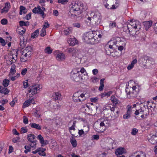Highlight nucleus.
<instances>
[{"mask_svg": "<svg viewBox=\"0 0 157 157\" xmlns=\"http://www.w3.org/2000/svg\"><path fill=\"white\" fill-rule=\"evenodd\" d=\"M131 90H132V89L131 87H126L125 91L127 93V97L128 98L136 97L137 94V92L136 91H132L131 92Z\"/></svg>", "mask_w": 157, "mask_h": 157, "instance_id": "6", "label": "nucleus"}, {"mask_svg": "<svg viewBox=\"0 0 157 157\" xmlns=\"http://www.w3.org/2000/svg\"><path fill=\"white\" fill-rule=\"evenodd\" d=\"M26 42L24 40H20L19 43L20 48L23 49L25 47V46L26 45Z\"/></svg>", "mask_w": 157, "mask_h": 157, "instance_id": "31", "label": "nucleus"}, {"mask_svg": "<svg viewBox=\"0 0 157 157\" xmlns=\"http://www.w3.org/2000/svg\"><path fill=\"white\" fill-rule=\"evenodd\" d=\"M46 34V31L44 29H42L40 31V35L42 37L44 36Z\"/></svg>", "mask_w": 157, "mask_h": 157, "instance_id": "38", "label": "nucleus"}, {"mask_svg": "<svg viewBox=\"0 0 157 157\" xmlns=\"http://www.w3.org/2000/svg\"><path fill=\"white\" fill-rule=\"evenodd\" d=\"M67 50L68 53L72 55V56H75L76 54L78 52V50L75 48H68Z\"/></svg>", "mask_w": 157, "mask_h": 157, "instance_id": "14", "label": "nucleus"}, {"mask_svg": "<svg viewBox=\"0 0 157 157\" xmlns=\"http://www.w3.org/2000/svg\"><path fill=\"white\" fill-rule=\"evenodd\" d=\"M149 141L152 144H155L157 143V138L155 135H153L149 139Z\"/></svg>", "mask_w": 157, "mask_h": 157, "instance_id": "22", "label": "nucleus"}, {"mask_svg": "<svg viewBox=\"0 0 157 157\" xmlns=\"http://www.w3.org/2000/svg\"><path fill=\"white\" fill-rule=\"evenodd\" d=\"M30 125L32 128H36L37 130L41 129V127L39 124L32 123Z\"/></svg>", "mask_w": 157, "mask_h": 157, "instance_id": "27", "label": "nucleus"}, {"mask_svg": "<svg viewBox=\"0 0 157 157\" xmlns=\"http://www.w3.org/2000/svg\"><path fill=\"white\" fill-rule=\"evenodd\" d=\"M33 113L36 117H40V115L38 113V111L36 110H35V111L33 112Z\"/></svg>", "mask_w": 157, "mask_h": 157, "instance_id": "50", "label": "nucleus"}, {"mask_svg": "<svg viewBox=\"0 0 157 157\" xmlns=\"http://www.w3.org/2000/svg\"><path fill=\"white\" fill-rule=\"evenodd\" d=\"M52 50L49 47H47L45 48L44 50V52L45 53L48 54H50L52 53Z\"/></svg>", "mask_w": 157, "mask_h": 157, "instance_id": "32", "label": "nucleus"}, {"mask_svg": "<svg viewBox=\"0 0 157 157\" xmlns=\"http://www.w3.org/2000/svg\"><path fill=\"white\" fill-rule=\"evenodd\" d=\"M144 111L142 109H140L139 110H136L134 113L136 115H139L140 116L142 119L144 117Z\"/></svg>", "mask_w": 157, "mask_h": 157, "instance_id": "15", "label": "nucleus"}, {"mask_svg": "<svg viewBox=\"0 0 157 157\" xmlns=\"http://www.w3.org/2000/svg\"><path fill=\"white\" fill-rule=\"evenodd\" d=\"M135 27H137L138 29H141V23L138 21L130 22V23L125 24L123 27V31L125 32L128 35V31L132 29Z\"/></svg>", "mask_w": 157, "mask_h": 157, "instance_id": "3", "label": "nucleus"}, {"mask_svg": "<svg viewBox=\"0 0 157 157\" xmlns=\"http://www.w3.org/2000/svg\"><path fill=\"white\" fill-rule=\"evenodd\" d=\"M23 85L24 87V88H26L29 86V84L28 82H23Z\"/></svg>", "mask_w": 157, "mask_h": 157, "instance_id": "64", "label": "nucleus"}, {"mask_svg": "<svg viewBox=\"0 0 157 157\" xmlns=\"http://www.w3.org/2000/svg\"><path fill=\"white\" fill-rule=\"evenodd\" d=\"M99 139V136L97 135H94L92 136V140H98Z\"/></svg>", "mask_w": 157, "mask_h": 157, "instance_id": "48", "label": "nucleus"}, {"mask_svg": "<svg viewBox=\"0 0 157 157\" xmlns=\"http://www.w3.org/2000/svg\"><path fill=\"white\" fill-rule=\"evenodd\" d=\"M19 25L20 27H23V26H26L25 22L23 21H19Z\"/></svg>", "mask_w": 157, "mask_h": 157, "instance_id": "45", "label": "nucleus"}, {"mask_svg": "<svg viewBox=\"0 0 157 157\" xmlns=\"http://www.w3.org/2000/svg\"><path fill=\"white\" fill-rule=\"evenodd\" d=\"M15 68L16 66L14 64H13L11 66L10 72L12 75L16 73V70L15 69Z\"/></svg>", "mask_w": 157, "mask_h": 157, "instance_id": "30", "label": "nucleus"}, {"mask_svg": "<svg viewBox=\"0 0 157 157\" xmlns=\"http://www.w3.org/2000/svg\"><path fill=\"white\" fill-rule=\"evenodd\" d=\"M103 121L104 122L105 127H108L109 125V122L107 120L104 119L103 120Z\"/></svg>", "mask_w": 157, "mask_h": 157, "instance_id": "49", "label": "nucleus"}, {"mask_svg": "<svg viewBox=\"0 0 157 157\" xmlns=\"http://www.w3.org/2000/svg\"><path fill=\"white\" fill-rule=\"evenodd\" d=\"M105 49L106 54L108 55L114 56L115 55L113 52V48H112L111 46H109L108 44H106L105 46Z\"/></svg>", "mask_w": 157, "mask_h": 157, "instance_id": "8", "label": "nucleus"}, {"mask_svg": "<svg viewBox=\"0 0 157 157\" xmlns=\"http://www.w3.org/2000/svg\"><path fill=\"white\" fill-rule=\"evenodd\" d=\"M6 87H3L1 86H0V89H1L0 92L4 94H7L9 92L8 89L6 88Z\"/></svg>", "mask_w": 157, "mask_h": 157, "instance_id": "25", "label": "nucleus"}, {"mask_svg": "<svg viewBox=\"0 0 157 157\" xmlns=\"http://www.w3.org/2000/svg\"><path fill=\"white\" fill-rule=\"evenodd\" d=\"M10 3L9 2H6L4 7L1 10V13H2L4 12L7 13L10 8Z\"/></svg>", "mask_w": 157, "mask_h": 157, "instance_id": "18", "label": "nucleus"}, {"mask_svg": "<svg viewBox=\"0 0 157 157\" xmlns=\"http://www.w3.org/2000/svg\"><path fill=\"white\" fill-rule=\"evenodd\" d=\"M128 109H127L126 113L124 114L123 116V118L124 119H128L131 117V107L130 106H128Z\"/></svg>", "mask_w": 157, "mask_h": 157, "instance_id": "16", "label": "nucleus"}, {"mask_svg": "<svg viewBox=\"0 0 157 157\" xmlns=\"http://www.w3.org/2000/svg\"><path fill=\"white\" fill-rule=\"evenodd\" d=\"M89 128H88V130L87 131H85V132L83 130L81 129L79 130L78 133L80 136H82V135L85 134L87 132Z\"/></svg>", "mask_w": 157, "mask_h": 157, "instance_id": "41", "label": "nucleus"}, {"mask_svg": "<svg viewBox=\"0 0 157 157\" xmlns=\"http://www.w3.org/2000/svg\"><path fill=\"white\" fill-rule=\"evenodd\" d=\"M137 28L135 27L132 29L129 30V31H128V34L126 36L128 37L132 36L136 37V36L139 34L140 33L139 30L140 29H138Z\"/></svg>", "mask_w": 157, "mask_h": 157, "instance_id": "7", "label": "nucleus"}, {"mask_svg": "<svg viewBox=\"0 0 157 157\" xmlns=\"http://www.w3.org/2000/svg\"><path fill=\"white\" fill-rule=\"evenodd\" d=\"M30 105L28 100L25 101L23 105V108H25L28 107Z\"/></svg>", "mask_w": 157, "mask_h": 157, "instance_id": "42", "label": "nucleus"}, {"mask_svg": "<svg viewBox=\"0 0 157 157\" xmlns=\"http://www.w3.org/2000/svg\"><path fill=\"white\" fill-rule=\"evenodd\" d=\"M33 12L35 13H38L42 15V17L44 18L46 15L44 14V12L42 10L40 6H37V7H35L33 10Z\"/></svg>", "mask_w": 157, "mask_h": 157, "instance_id": "9", "label": "nucleus"}, {"mask_svg": "<svg viewBox=\"0 0 157 157\" xmlns=\"http://www.w3.org/2000/svg\"><path fill=\"white\" fill-rule=\"evenodd\" d=\"M110 99L113 105V106L115 107L117 105L119 104L120 102L114 96H111Z\"/></svg>", "mask_w": 157, "mask_h": 157, "instance_id": "19", "label": "nucleus"}, {"mask_svg": "<svg viewBox=\"0 0 157 157\" xmlns=\"http://www.w3.org/2000/svg\"><path fill=\"white\" fill-rule=\"evenodd\" d=\"M79 71H75V72L71 74V77L76 82L79 81L80 78L79 77Z\"/></svg>", "mask_w": 157, "mask_h": 157, "instance_id": "12", "label": "nucleus"}, {"mask_svg": "<svg viewBox=\"0 0 157 157\" xmlns=\"http://www.w3.org/2000/svg\"><path fill=\"white\" fill-rule=\"evenodd\" d=\"M70 32V30L68 29H65L64 30V34L66 35H68L69 34Z\"/></svg>", "mask_w": 157, "mask_h": 157, "instance_id": "61", "label": "nucleus"}, {"mask_svg": "<svg viewBox=\"0 0 157 157\" xmlns=\"http://www.w3.org/2000/svg\"><path fill=\"white\" fill-rule=\"evenodd\" d=\"M10 81L8 79H5L3 81V85L4 87H7L9 84Z\"/></svg>", "mask_w": 157, "mask_h": 157, "instance_id": "34", "label": "nucleus"}, {"mask_svg": "<svg viewBox=\"0 0 157 157\" xmlns=\"http://www.w3.org/2000/svg\"><path fill=\"white\" fill-rule=\"evenodd\" d=\"M23 51H25V52H27V53L29 52V54L32 55L33 48L32 46H29L26 47Z\"/></svg>", "mask_w": 157, "mask_h": 157, "instance_id": "29", "label": "nucleus"}, {"mask_svg": "<svg viewBox=\"0 0 157 157\" xmlns=\"http://www.w3.org/2000/svg\"><path fill=\"white\" fill-rule=\"evenodd\" d=\"M124 148L119 147L116 150L115 153L117 155H121L124 153Z\"/></svg>", "mask_w": 157, "mask_h": 157, "instance_id": "20", "label": "nucleus"}, {"mask_svg": "<svg viewBox=\"0 0 157 157\" xmlns=\"http://www.w3.org/2000/svg\"><path fill=\"white\" fill-rule=\"evenodd\" d=\"M96 36H94L92 32L85 33L82 37L84 42L88 44H94L98 42V39H96Z\"/></svg>", "mask_w": 157, "mask_h": 157, "instance_id": "2", "label": "nucleus"}, {"mask_svg": "<svg viewBox=\"0 0 157 157\" xmlns=\"http://www.w3.org/2000/svg\"><path fill=\"white\" fill-rule=\"evenodd\" d=\"M92 33H93V34H94V36H96V39H98V35L99 33V32L98 31H92Z\"/></svg>", "mask_w": 157, "mask_h": 157, "instance_id": "63", "label": "nucleus"}, {"mask_svg": "<svg viewBox=\"0 0 157 157\" xmlns=\"http://www.w3.org/2000/svg\"><path fill=\"white\" fill-rule=\"evenodd\" d=\"M17 102V99L16 98H14L11 101L10 103V104L12 107H13L14 106L15 103H16Z\"/></svg>", "mask_w": 157, "mask_h": 157, "instance_id": "36", "label": "nucleus"}, {"mask_svg": "<svg viewBox=\"0 0 157 157\" xmlns=\"http://www.w3.org/2000/svg\"><path fill=\"white\" fill-rule=\"evenodd\" d=\"M129 157H146V155L144 152L140 151L134 152Z\"/></svg>", "mask_w": 157, "mask_h": 157, "instance_id": "11", "label": "nucleus"}, {"mask_svg": "<svg viewBox=\"0 0 157 157\" xmlns=\"http://www.w3.org/2000/svg\"><path fill=\"white\" fill-rule=\"evenodd\" d=\"M23 122L25 124H26L28 123V119L25 116H23Z\"/></svg>", "mask_w": 157, "mask_h": 157, "instance_id": "55", "label": "nucleus"}, {"mask_svg": "<svg viewBox=\"0 0 157 157\" xmlns=\"http://www.w3.org/2000/svg\"><path fill=\"white\" fill-rule=\"evenodd\" d=\"M8 21L6 19L4 18L1 20V23L2 25H5L7 24Z\"/></svg>", "mask_w": 157, "mask_h": 157, "instance_id": "47", "label": "nucleus"}, {"mask_svg": "<svg viewBox=\"0 0 157 157\" xmlns=\"http://www.w3.org/2000/svg\"><path fill=\"white\" fill-rule=\"evenodd\" d=\"M110 28H113L116 26V23L115 22H112L110 23L109 25Z\"/></svg>", "mask_w": 157, "mask_h": 157, "instance_id": "59", "label": "nucleus"}, {"mask_svg": "<svg viewBox=\"0 0 157 157\" xmlns=\"http://www.w3.org/2000/svg\"><path fill=\"white\" fill-rule=\"evenodd\" d=\"M36 140H33V142H30L29 145L32 147H36Z\"/></svg>", "mask_w": 157, "mask_h": 157, "instance_id": "43", "label": "nucleus"}, {"mask_svg": "<svg viewBox=\"0 0 157 157\" xmlns=\"http://www.w3.org/2000/svg\"><path fill=\"white\" fill-rule=\"evenodd\" d=\"M52 98L55 100H60L61 99V95L59 92L55 93L53 94Z\"/></svg>", "mask_w": 157, "mask_h": 157, "instance_id": "23", "label": "nucleus"}, {"mask_svg": "<svg viewBox=\"0 0 157 157\" xmlns=\"http://www.w3.org/2000/svg\"><path fill=\"white\" fill-rule=\"evenodd\" d=\"M107 107H108V108H109L111 111L114 112L116 107L113 106V105H109L107 106Z\"/></svg>", "mask_w": 157, "mask_h": 157, "instance_id": "46", "label": "nucleus"}, {"mask_svg": "<svg viewBox=\"0 0 157 157\" xmlns=\"http://www.w3.org/2000/svg\"><path fill=\"white\" fill-rule=\"evenodd\" d=\"M76 123V121H74L73 122V124L72 126L71 127H70L69 128V130H75V124Z\"/></svg>", "mask_w": 157, "mask_h": 157, "instance_id": "40", "label": "nucleus"}, {"mask_svg": "<svg viewBox=\"0 0 157 157\" xmlns=\"http://www.w3.org/2000/svg\"><path fill=\"white\" fill-rule=\"evenodd\" d=\"M85 94L82 93L80 94L79 92L75 93L73 96V100L75 102H78L83 101L86 100V98L85 97Z\"/></svg>", "mask_w": 157, "mask_h": 157, "instance_id": "4", "label": "nucleus"}, {"mask_svg": "<svg viewBox=\"0 0 157 157\" xmlns=\"http://www.w3.org/2000/svg\"><path fill=\"white\" fill-rule=\"evenodd\" d=\"M39 90V86L37 85H34L30 86L29 90V93H31V94L33 95L37 93L38 90Z\"/></svg>", "mask_w": 157, "mask_h": 157, "instance_id": "10", "label": "nucleus"}, {"mask_svg": "<svg viewBox=\"0 0 157 157\" xmlns=\"http://www.w3.org/2000/svg\"><path fill=\"white\" fill-rule=\"evenodd\" d=\"M49 27V24H48V22H45L44 23V25H43V28L42 29H44L45 30L47 28H48Z\"/></svg>", "mask_w": 157, "mask_h": 157, "instance_id": "54", "label": "nucleus"}, {"mask_svg": "<svg viewBox=\"0 0 157 157\" xmlns=\"http://www.w3.org/2000/svg\"><path fill=\"white\" fill-rule=\"evenodd\" d=\"M8 101L6 100H2L0 101V103L2 104V105L5 104L6 103H7Z\"/></svg>", "mask_w": 157, "mask_h": 157, "instance_id": "62", "label": "nucleus"}, {"mask_svg": "<svg viewBox=\"0 0 157 157\" xmlns=\"http://www.w3.org/2000/svg\"><path fill=\"white\" fill-rule=\"evenodd\" d=\"M152 21H148L144 22H143V25H144L145 28L146 30L150 28L152 25Z\"/></svg>", "mask_w": 157, "mask_h": 157, "instance_id": "21", "label": "nucleus"}, {"mask_svg": "<svg viewBox=\"0 0 157 157\" xmlns=\"http://www.w3.org/2000/svg\"><path fill=\"white\" fill-rule=\"evenodd\" d=\"M25 8L23 6H21L20 7V10L21 11H23V13L24 14H25L26 13V12L25 11Z\"/></svg>", "mask_w": 157, "mask_h": 157, "instance_id": "56", "label": "nucleus"}, {"mask_svg": "<svg viewBox=\"0 0 157 157\" xmlns=\"http://www.w3.org/2000/svg\"><path fill=\"white\" fill-rule=\"evenodd\" d=\"M20 137L19 136H17L15 138H13L12 139V141L14 143H15L17 142L18 140H20Z\"/></svg>", "mask_w": 157, "mask_h": 157, "instance_id": "51", "label": "nucleus"}, {"mask_svg": "<svg viewBox=\"0 0 157 157\" xmlns=\"http://www.w3.org/2000/svg\"><path fill=\"white\" fill-rule=\"evenodd\" d=\"M31 13H30L28 14H27L26 15V16L25 17V18L27 20H28L31 18Z\"/></svg>", "mask_w": 157, "mask_h": 157, "instance_id": "58", "label": "nucleus"}, {"mask_svg": "<svg viewBox=\"0 0 157 157\" xmlns=\"http://www.w3.org/2000/svg\"><path fill=\"white\" fill-rule=\"evenodd\" d=\"M39 30V29L36 30L32 34L31 37L34 38L37 37L38 35Z\"/></svg>", "mask_w": 157, "mask_h": 157, "instance_id": "33", "label": "nucleus"}, {"mask_svg": "<svg viewBox=\"0 0 157 157\" xmlns=\"http://www.w3.org/2000/svg\"><path fill=\"white\" fill-rule=\"evenodd\" d=\"M84 9V6L81 2L76 1L69 10L68 16L71 19H75L82 13Z\"/></svg>", "mask_w": 157, "mask_h": 157, "instance_id": "1", "label": "nucleus"}, {"mask_svg": "<svg viewBox=\"0 0 157 157\" xmlns=\"http://www.w3.org/2000/svg\"><path fill=\"white\" fill-rule=\"evenodd\" d=\"M68 0H58V2L62 4H65L68 2Z\"/></svg>", "mask_w": 157, "mask_h": 157, "instance_id": "44", "label": "nucleus"}, {"mask_svg": "<svg viewBox=\"0 0 157 157\" xmlns=\"http://www.w3.org/2000/svg\"><path fill=\"white\" fill-rule=\"evenodd\" d=\"M26 52L25 51H23L22 52V54L26 56L27 58H29L31 55L29 54V52L27 53V52Z\"/></svg>", "mask_w": 157, "mask_h": 157, "instance_id": "37", "label": "nucleus"}, {"mask_svg": "<svg viewBox=\"0 0 157 157\" xmlns=\"http://www.w3.org/2000/svg\"><path fill=\"white\" fill-rule=\"evenodd\" d=\"M138 132V130L137 129L134 128L132 129L131 134L133 135H135Z\"/></svg>", "mask_w": 157, "mask_h": 157, "instance_id": "57", "label": "nucleus"}, {"mask_svg": "<svg viewBox=\"0 0 157 157\" xmlns=\"http://www.w3.org/2000/svg\"><path fill=\"white\" fill-rule=\"evenodd\" d=\"M92 21L95 23L98 24L101 21V18L99 15H94L92 17Z\"/></svg>", "mask_w": 157, "mask_h": 157, "instance_id": "17", "label": "nucleus"}, {"mask_svg": "<svg viewBox=\"0 0 157 157\" xmlns=\"http://www.w3.org/2000/svg\"><path fill=\"white\" fill-rule=\"evenodd\" d=\"M27 71V69L26 68H24L23 69L21 72V74L23 75H25Z\"/></svg>", "mask_w": 157, "mask_h": 157, "instance_id": "52", "label": "nucleus"}, {"mask_svg": "<svg viewBox=\"0 0 157 157\" xmlns=\"http://www.w3.org/2000/svg\"><path fill=\"white\" fill-rule=\"evenodd\" d=\"M121 42V39L119 37H116L113 38L106 44H108L109 46H111L112 48H113V46L116 45V46L120 45L119 43Z\"/></svg>", "mask_w": 157, "mask_h": 157, "instance_id": "5", "label": "nucleus"}, {"mask_svg": "<svg viewBox=\"0 0 157 157\" xmlns=\"http://www.w3.org/2000/svg\"><path fill=\"white\" fill-rule=\"evenodd\" d=\"M0 43L2 44V45L3 46H4L6 44L5 40L2 37H0Z\"/></svg>", "mask_w": 157, "mask_h": 157, "instance_id": "53", "label": "nucleus"}, {"mask_svg": "<svg viewBox=\"0 0 157 157\" xmlns=\"http://www.w3.org/2000/svg\"><path fill=\"white\" fill-rule=\"evenodd\" d=\"M21 132L23 133H26L27 132V129H26V128L25 127L21 128Z\"/></svg>", "mask_w": 157, "mask_h": 157, "instance_id": "60", "label": "nucleus"}, {"mask_svg": "<svg viewBox=\"0 0 157 157\" xmlns=\"http://www.w3.org/2000/svg\"><path fill=\"white\" fill-rule=\"evenodd\" d=\"M105 79L104 78H102L100 80V86L98 90L100 91H102L104 87V82Z\"/></svg>", "mask_w": 157, "mask_h": 157, "instance_id": "28", "label": "nucleus"}, {"mask_svg": "<svg viewBox=\"0 0 157 157\" xmlns=\"http://www.w3.org/2000/svg\"><path fill=\"white\" fill-rule=\"evenodd\" d=\"M36 136L33 134H29L27 136V140L30 142H33V140H35V139Z\"/></svg>", "mask_w": 157, "mask_h": 157, "instance_id": "26", "label": "nucleus"}, {"mask_svg": "<svg viewBox=\"0 0 157 157\" xmlns=\"http://www.w3.org/2000/svg\"><path fill=\"white\" fill-rule=\"evenodd\" d=\"M56 58L59 61H63L65 59V56L63 53H60L57 55Z\"/></svg>", "mask_w": 157, "mask_h": 157, "instance_id": "24", "label": "nucleus"}, {"mask_svg": "<svg viewBox=\"0 0 157 157\" xmlns=\"http://www.w3.org/2000/svg\"><path fill=\"white\" fill-rule=\"evenodd\" d=\"M71 142L74 147H76L77 145V142L75 139H71Z\"/></svg>", "mask_w": 157, "mask_h": 157, "instance_id": "39", "label": "nucleus"}, {"mask_svg": "<svg viewBox=\"0 0 157 157\" xmlns=\"http://www.w3.org/2000/svg\"><path fill=\"white\" fill-rule=\"evenodd\" d=\"M28 59L26 56H25L23 54H21V62H25L27 61Z\"/></svg>", "mask_w": 157, "mask_h": 157, "instance_id": "35", "label": "nucleus"}, {"mask_svg": "<svg viewBox=\"0 0 157 157\" xmlns=\"http://www.w3.org/2000/svg\"><path fill=\"white\" fill-rule=\"evenodd\" d=\"M148 57L147 56H143L140 57L138 59V62L141 64L145 66L147 61L148 60Z\"/></svg>", "mask_w": 157, "mask_h": 157, "instance_id": "13", "label": "nucleus"}]
</instances>
